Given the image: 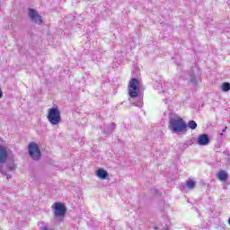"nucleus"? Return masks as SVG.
<instances>
[{"label": "nucleus", "instance_id": "f257e3e1", "mask_svg": "<svg viewBox=\"0 0 230 230\" xmlns=\"http://www.w3.org/2000/svg\"><path fill=\"white\" fill-rule=\"evenodd\" d=\"M17 164L13 160H8V150L0 145V173L6 177L7 181L12 179V172H15Z\"/></svg>", "mask_w": 230, "mask_h": 230}, {"label": "nucleus", "instance_id": "f03ea898", "mask_svg": "<svg viewBox=\"0 0 230 230\" xmlns=\"http://www.w3.org/2000/svg\"><path fill=\"white\" fill-rule=\"evenodd\" d=\"M140 85L139 80L136 78H132L128 84V94L129 98H131L130 102L136 107H143V97L139 95ZM132 100H137V102Z\"/></svg>", "mask_w": 230, "mask_h": 230}, {"label": "nucleus", "instance_id": "7ed1b4c3", "mask_svg": "<svg viewBox=\"0 0 230 230\" xmlns=\"http://www.w3.org/2000/svg\"><path fill=\"white\" fill-rule=\"evenodd\" d=\"M168 128L172 134H179L181 132H186L188 124H186L182 118H170Z\"/></svg>", "mask_w": 230, "mask_h": 230}, {"label": "nucleus", "instance_id": "20e7f679", "mask_svg": "<svg viewBox=\"0 0 230 230\" xmlns=\"http://www.w3.org/2000/svg\"><path fill=\"white\" fill-rule=\"evenodd\" d=\"M47 119L51 125H58L60 121H62V116L60 115L58 106L48 110Z\"/></svg>", "mask_w": 230, "mask_h": 230}, {"label": "nucleus", "instance_id": "39448f33", "mask_svg": "<svg viewBox=\"0 0 230 230\" xmlns=\"http://www.w3.org/2000/svg\"><path fill=\"white\" fill-rule=\"evenodd\" d=\"M52 208H54L55 218H58V222H62L66 217V213L67 212V208H66V205L60 202H56L53 204Z\"/></svg>", "mask_w": 230, "mask_h": 230}, {"label": "nucleus", "instance_id": "423d86ee", "mask_svg": "<svg viewBox=\"0 0 230 230\" xmlns=\"http://www.w3.org/2000/svg\"><path fill=\"white\" fill-rule=\"evenodd\" d=\"M28 152L30 157L33 161H40V157H42V153L40 152V148L39 145L35 142H31L28 146Z\"/></svg>", "mask_w": 230, "mask_h": 230}, {"label": "nucleus", "instance_id": "0eeeda50", "mask_svg": "<svg viewBox=\"0 0 230 230\" xmlns=\"http://www.w3.org/2000/svg\"><path fill=\"white\" fill-rule=\"evenodd\" d=\"M190 76V84H192V85H197L199 84V77L200 76V68L198 66H193L190 68V71L189 72Z\"/></svg>", "mask_w": 230, "mask_h": 230}, {"label": "nucleus", "instance_id": "6e6552de", "mask_svg": "<svg viewBox=\"0 0 230 230\" xmlns=\"http://www.w3.org/2000/svg\"><path fill=\"white\" fill-rule=\"evenodd\" d=\"M100 129L104 137H109L116 130V123L103 124V126H100Z\"/></svg>", "mask_w": 230, "mask_h": 230}, {"label": "nucleus", "instance_id": "1a4fd4ad", "mask_svg": "<svg viewBox=\"0 0 230 230\" xmlns=\"http://www.w3.org/2000/svg\"><path fill=\"white\" fill-rule=\"evenodd\" d=\"M29 17L34 24H42V16L33 8H29Z\"/></svg>", "mask_w": 230, "mask_h": 230}, {"label": "nucleus", "instance_id": "9d476101", "mask_svg": "<svg viewBox=\"0 0 230 230\" xmlns=\"http://www.w3.org/2000/svg\"><path fill=\"white\" fill-rule=\"evenodd\" d=\"M209 142V136L208 134L199 135L197 140V144L199 145V146H206Z\"/></svg>", "mask_w": 230, "mask_h": 230}, {"label": "nucleus", "instance_id": "9b49d317", "mask_svg": "<svg viewBox=\"0 0 230 230\" xmlns=\"http://www.w3.org/2000/svg\"><path fill=\"white\" fill-rule=\"evenodd\" d=\"M217 179L220 181L221 182H226L229 179V173H227L226 171L225 170H220L217 174H216Z\"/></svg>", "mask_w": 230, "mask_h": 230}, {"label": "nucleus", "instance_id": "f8f14e48", "mask_svg": "<svg viewBox=\"0 0 230 230\" xmlns=\"http://www.w3.org/2000/svg\"><path fill=\"white\" fill-rule=\"evenodd\" d=\"M96 175L99 177V179L105 180L107 177H109V172H107V171L104 169H99L96 171Z\"/></svg>", "mask_w": 230, "mask_h": 230}, {"label": "nucleus", "instance_id": "ddd939ff", "mask_svg": "<svg viewBox=\"0 0 230 230\" xmlns=\"http://www.w3.org/2000/svg\"><path fill=\"white\" fill-rule=\"evenodd\" d=\"M188 190H195V181L189 179L186 182Z\"/></svg>", "mask_w": 230, "mask_h": 230}, {"label": "nucleus", "instance_id": "4468645a", "mask_svg": "<svg viewBox=\"0 0 230 230\" xmlns=\"http://www.w3.org/2000/svg\"><path fill=\"white\" fill-rule=\"evenodd\" d=\"M221 89L224 93H229L230 91V84L226 82V83H223L222 85H221Z\"/></svg>", "mask_w": 230, "mask_h": 230}, {"label": "nucleus", "instance_id": "2eb2a0df", "mask_svg": "<svg viewBox=\"0 0 230 230\" xmlns=\"http://www.w3.org/2000/svg\"><path fill=\"white\" fill-rule=\"evenodd\" d=\"M187 127L191 130H195V128H197V122L195 120H190L187 124Z\"/></svg>", "mask_w": 230, "mask_h": 230}, {"label": "nucleus", "instance_id": "dca6fc26", "mask_svg": "<svg viewBox=\"0 0 230 230\" xmlns=\"http://www.w3.org/2000/svg\"><path fill=\"white\" fill-rule=\"evenodd\" d=\"M188 146H189L188 143H184V144H182V146L181 147V150L182 152H184V150H186V148H188Z\"/></svg>", "mask_w": 230, "mask_h": 230}, {"label": "nucleus", "instance_id": "f3484780", "mask_svg": "<svg viewBox=\"0 0 230 230\" xmlns=\"http://www.w3.org/2000/svg\"><path fill=\"white\" fill-rule=\"evenodd\" d=\"M40 230H51V229H49L48 225H45L44 226H41Z\"/></svg>", "mask_w": 230, "mask_h": 230}, {"label": "nucleus", "instance_id": "a211bd4d", "mask_svg": "<svg viewBox=\"0 0 230 230\" xmlns=\"http://www.w3.org/2000/svg\"><path fill=\"white\" fill-rule=\"evenodd\" d=\"M0 98H3V90L0 88Z\"/></svg>", "mask_w": 230, "mask_h": 230}, {"label": "nucleus", "instance_id": "6ab92c4d", "mask_svg": "<svg viewBox=\"0 0 230 230\" xmlns=\"http://www.w3.org/2000/svg\"><path fill=\"white\" fill-rule=\"evenodd\" d=\"M227 130V126L225 127V128L222 130V132H226Z\"/></svg>", "mask_w": 230, "mask_h": 230}, {"label": "nucleus", "instance_id": "aec40b11", "mask_svg": "<svg viewBox=\"0 0 230 230\" xmlns=\"http://www.w3.org/2000/svg\"><path fill=\"white\" fill-rule=\"evenodd\" d=\"M155 230H159V227H157V226H155V228H154Z\"/></svg>", "mask_w": 230, "mask_h": 230}, {"label": "nucleus", "instance_id": "412c9836", "mask_svg": "<svg viewBox=\"0 0 230 230\" xmlns=\"http://www.w3.org/2000/svg\"><path fill=\"white\" fill-rule=\"evenodd\" d=\"M220 136H224V133H220Z\"/></svg>", "mask_w": 230, "mask_h": 230}, {"label": "nucleus", "instance_id": "4be33fe9", "mask_svg": "<svg viewBox=\"0 0 230 230\" xmlns=\"http://www.w3.org/2000/svg\"><path fill=\"white\" fill-rule=\"evenodd\" d=\"M155 193H157V190H155Z\"/></svg>", "mask_w": 230, "mask_h": 230}]
</instances>
